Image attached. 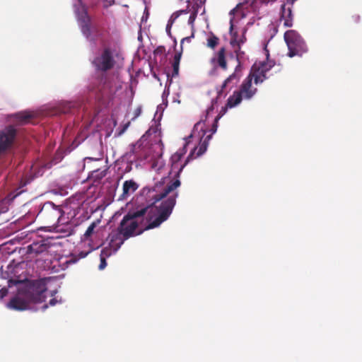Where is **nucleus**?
<instances>
[{
    "instance_id": "1",
    "label": "nucleus",
    "mask_w": 362,
    "mask_h": 362,
    "mask_svg": "<svg viewBox=\"0 0 362 362\" xmlns=\"http://www.w3.org/2000/svg\"><path fill=\"white\" fill-rule=\"evenodd\" d=\"M168 177H163L153 188L155 194L151 205L136 211H129L118 228L126 238L141 234L144 230L158 227L171 215L178 197L175 189L180 186L178 179L165 184Z\"/></svg>"
},
{
    "instance_id": "2",
    "label": "nucleus",
    "mask_w": 362,
    "mask_h": 362,
    "mask_svg": "<svg viewBox=\"0 0 362 362\" xmlns=\"http://www.w3.org/2000/svg\"><path fill=\"white\" fill-rule=\"evenodd\" d=\"M47 286L42 280H35L18 289L17 293L7 303V308L14 310H25L31 303H39L45 300Z\"/></svg>"
},
{
    "instance_id": "3",
    "label": "nucleus",
    "mask_w": 362,
    "mask_h": 362,
    "mask_svg": "<svg viewBox=\"0 0 362 362\" xmlns=\"http://www.w3.org/2000/svg\"><path fill=\"white\" fill-rule=\"evenodd\" d=\"M191 136L197 138L199 140V146L198 151L196 153L197 148H194L192 151L189 153L187 160L182 164L181 163V159L183 154L180 152H176L170 158L171 162V170L175 171L177 176H179L180 173L182 170L187 163L190 159L196 158L201 156L204 153V144H202V140L204 138V122L199 121L197 122L193 128Z\"/></svg>"
},
{
    "instance_id": "4",
    "label": "nucleus",
    "mask_w": 362,
    "mask_h": 362,
    "mask_svg": "<svg viewBox=\"0 0 362 362\" xmlns=\"http://www.w3.org/2000/svg\"><path fill=\"white\" fill-rule=\"evenodd\" d=\"M284 37L288 49L287 54L289 57H301L308 52V47L305 40L296 30H287L284 33Z\"/></svg>"
},
{
    "instance_id": "5",
    "label": "nucleus",
    "mask_w": 362,
    "mask_h": 362,
    "mask_svg": "<svg viewBox=\"0 0 362 362\" xmlns=\"http://www.w3.org/2000/svg\"><path fill=\"white\" fill-rule=\"evenodd\" d=\"M63 213L59 206L55 205L53 202H47L42 205L37 217L45 221L49 226H53L59 222Z\"/></svg>"
},
{
    "instance_id": "6",
    "label": "nucleus",
    "mask_w": 362,
    "mask_h": 362,
    "mask_svg": "<svg viewBox=\"0 0 362 362\" xmlns=\"http://www.w3.org/2000/svg\"><path fill=\"white\" fill-rule=\"evenodd\" d=\"M243 4L240 3L237 4V6L233 8L230 13L229 15L231 16V18L230 19V33L232 35V37L230 39V45L233 47L235 48V52L238 53L240 50V46L246 41V37L245 36V33L246 30H245L243 31L242 37L238 39V33L237 32L233 33V23L235 19V15H239L240 18H243L245 16V14L244 13L243 11L241 10V8L243 7ZM238 55V54H237Z\"/></svg>"
},
{
    "instance_id": "7",
    "label": "nucleus",
    "mask_w": 362,
    "mask_h": 362,
    "mask_svg": "<svg viewBox=\"0 0 362 362\" xmlns=\"http://www.w3.org/2000/svg\"><path fill=\"white\" fill-rule=\"evenodd\" d=\"M92 64L97 71L106 72L112 69L115 64V61L111 49L105 47L101 54L93 59Z\"/></svg>"
},
{
    "instance_id": "8",
    "label": "nucleus",
    "mask_w": 362,
    "mask_h": 362,
    "mask_svg": "<svg viewBox=\"0 0 362 362\" xmlns=\"http://www.w3.org/2000/svg\"><path fill=\"white\" fill-rule=\"evenodd\" d=\"M75 12L81 32L86 37H89L91 35L90 17L88 14L87 8L82 3L81 0H78V4L75 5Z\"/></svg>"
},
{
    "instance_id": "9",
    "label": "nucleus",
    "mask_w": 362,
    "mask_h": 362,
    "mask_svg": "<svg viewBox=\"0 0 362 362\" xmlns=\"http://www.w3.org/2000/svg\"><path fill=\"white\" fill-rule=\"evenodd\" d=\"M242 100L243 95H240V93H239L238 90L234 91L233 95L228 98L226 105L221 108L220 112L216 117L211 129V134H214L216 132L218 127V122L226 113L228 108H233L237 106L241 103Z\"/></svg>"
},
{
    "instance_id": "10",
    "label": "nucleus",
    "mask_w": 362,
    "mask_h": 362,
    "mask_svg": "<svg viewBox=\"0 0 362 362\" xmlns=\"http://www.w3.org/2000/svg\"><path fill=\"white\" fill-rule=\"evenodd\" d=\"M16 136V130L12 126H8L0 131V154L10 148Z\"/></svg>"
},
{
    "instance_id": "11",
    "label": "nucleus",
    "mask_w": 362,
    "mask_h": 362,
    "mask_svg": "<svg viewBox=\"0 0 362 362\" xmlns=\"http://www.w3.org/2000/svg\"><path fill=\"white\" fill-rule=\"evenodd\" d=\"M270 68L271 66H268L264 62L259 64H255L250 74L247 77H252V81L254 80L256 84L262 83L267 78L266 74Z\"/></svg>"
},
{
    "instance_id": "12",
    "label": "nucleus",
    "mask_w": 362,
    "mask_h": 362,
    "mask_svg": "<svg viewBox=\"0 0 362 362\" xmlns=\"http://www.w3.org/2000/svg\"><path fill=\"white\" fill-rule=\"evenodd\" d=\"M110 240L108 249L111 250L112 253H115L124 243V240H127L123 233L119 228L116 230H112L108 236Z\"/></svg>"
},
{
    "instance_id": "13",
    "label": "nucleus",
    "mask_w": 362,
    "mask_h": 362,
    "mask_svg": "<svg viewBox=\"0 0 362 362\" xmlns=\"http://www.w3.org/2000/svg\"><path fill=\"white\" fill-rule=\"evenodd\" d=\"M238 91L240 93V95H243V99H251L257 92V88L252 86V77H247Z\"/></svg>"
},
{
    "instance_id": "14",
    "label": "nucleus",
    "mask_w": 362,
    "mask_h": 362,
    "mask_svg": "<svg viewBox=\"0 0 362 362\" xmlns=\"http://www.w3.org/2000/svg\"><path fill=\"white\" fill-rule=\"evenodd\" d=\"M139 188V185L133 180H126L123 183L122 194L120 195L119 200L127 199Z\"/></svg>"
},
{
    "instance_id": "15",
    "label": "nucleus",
    "mask_w": 362,
    "mask_h": 362,
    "mask_svg": "<svg viewBox=\"0 0 362 362\" xmlns=\"http://www.w3.org/2000/svg\"><path fill=\"white\" fill-rule=\"evenodd\" d=\"M293 13L291 6L286 7L285 4L281 5L280 21H284L285 27H292L293 25Z\"/></svg>"
},
{
    "instance_id": "16",
    "label": "nucleus",
    "mask_w": 362,
    "mask_h": 362,
    "mask_svg": "<svg viewBox=\"0 0 362 362\" xmlns=\"http://www.w3.org/2000/svg\"><path fill=\"white\" fill-rule=\"evenodd\" d=\"M211 62L214 64H217L221 68L223 69H226L227 68V62L226 60V49L225 47H221L218 51L217 53L215 54L214 57L211 59Z\"/></svg>"
},
{
    "instance_id": "17",
    "label": "nucleus",
    "mask_w": 362,
    "mask_h": 362,
    "mask_svg": "<svg viewBox=\"0 0 362 362\" xmlns=\"http://www.w3.org/2000/svg\"><path fill=\"white\" fill-rule=\"evenodd\" d=\"M181 54H182V53L179 52V53H176L175 54V56H174L173 62V64H172L173 71H172V74H171V78L176 77L179 74V69H180V59H181ZM167 77H168L167 83H168L169 86H170V83H172V78H170L169 74H167Z\"/></svg>"
},
{
    "instance_id": "18",
    "label": "nucleus",
    "mask_w": 362,
    "mask_h": 362,
    "mask_svg": "<svg viewBox=\"0 0 362 362\" xmlns=\"http://www.w3.org/2000/svg\"><path fill=\"white\" fill-rule=\"evenodd\" d=\"M191 10L189 11H187V9H182V10H179V11H177L175 12H174L170 19L168 20V22L167 23V25H166V33L167 34L171 37V28L174 23V22L175 21V20L182 14H187L189 12H190Z\"/></svg>"
},
{
    "instance_id": "19",
    "label": "nucleus",
    "mask_w": 362,
    "mask_h": 362,
    "mask_svg": "<svg viewBox=\"0 0 362 362\" xmlns=\"http://www.w3.org/2000/svg\"><path fill=\"white\" fill-rule=\"evenodd\" d=\"M28 249L31 253L40 254L47 250V245L43 243H33Z\"/></svg>"
},
{
    "instance_id": "20",
    "label": "nucleus",
    "mask_w": 362,
    "mask_h": 362,
    "mask_svg": "<svg viewBox=\"0 0 362 362\" xmlns=\"http://www.w3.org/2000/svg\"><path fill=\"white\" fill-rule=\"evenodd\" d=\"M240 78V75L235 71L233 74H232L230 76H229L228 78H227L225 80L222 86V88H225L230 83V88H233L238 82Z\"/></svg>"
},
{
    "instance_id": "21",
    "label": "nucleus",
    "mask_w": 362,
    "mask_h": 362,
    "mask_svg": "<svg viewBox=\"0 0 362 362\" xmlns=\"http://www.w3.org/2000/svg\"><path fill=\"white\" fill-rule=\"evenodd\" d=\"M112 254V252H111V250L107 247L102 250L100 254V263L98 267L99 269L102 270L105 268L107 266L106 257H110Z\"/></svg>"
},
{
    "instance_id": "22",
    "label": "nucleus",
    "mask_w": 362,
    "mask_h": 362,
    "mask_svg": "<svg viewBox=\"0 0 362 362\" xmlns=\"http://www.w3.org/2000/svg\"><path fill=\"white\" fill-rule=\"evenodd\" d=\"M219 43V38L213 33L210 32L207 38L206 45L208 47L214 49Z\"/></svg>"
},
{
    "instance_id": "23",
    "label": "nucleus",
    "mask_w": 362,
    "mask_h": 362,
    "mask_svg": "<svg viewBox=\"0 0 362 362\" xmlns=\"http://www.w3.org/2000/svg\"><path fill=\"white\" fill-rule=\"evenodd\" d=\"M16 119L22 122L27 123L29 119L32 117V115L28 112H21L16 115Z\"/></svg>"
},
{
    "instance_id": "24",
    "label": "nucleus",
    "mask_w": 362,
    "mask_h": 362,
    "mask_svg": "<svg viewBox=\"0 0 362 362\" xmlns=\"http://www.w3.org/2000/svg\"><path fill=\"white\" fill-rule=\"evenodd\" d=\"M97 226L96 222H93L87 228L84 233V237L88 238L93 233L94 229Z\"/></svg>"
},
{
    "instance_id": "25",
    "label": "nucleus",
    "mask_w": 362,
    "mask_h": 362,
    "mask_svg": "<svg viewBox=\"0 0 362 362\" xmlns=\"http://www.w3.org/2000/svg\"><path fill=\"white\" fill-rule=\"evenodd\" d=\"M200 8L201 7L199 6L198 5H197L196 8L194 6L192 7L193 11H191V14H190L189 20H188V22L189 24L193 23V22L195 19L196 15L199 12V8Z\"/></svg>"
},
{
    "instance_id": "26",
    "label": "nucleus",
    "mask_w": 362,
    "mask_h": 362,
    "mask_svg": "<svg viewBox=\"0 0 362 362\" xmlns=\"http://www.w3.org/2000/svg\"><path fill=\"white\" fill-rule=\"evenodd\" d=\"M165 52V48L164 46H158L155 50L154 54H164Z\"/></svg>"
},
{
    "instance_id": "27",
    "label": "nucleus",
    "mask_w": 362,
    "mask_h": 362,
    "mask_svg": "<svg viewBox=\"0 0 362 362\" xmlns=\"http://www.w3.org/2000/svg\"><path fill=\"white\" fill-rule=\"evenodd\" d=\"M8 293V289L6 287L1 288L0 290V300L6 297Z\"/></svg>"
},
{
    "instance_id": "28",
    "label": "nucleus",
    "mask_w": 362,
    "mask_h": 362,
    "mask_svg": "<svg viewBox=\"0 0 362 362\" xmlns=\"http://www.w3.org/2000/svg\"><path fill=\"white\" fill-rule=\"evenodd\" d=\"M214 92L216 93V98H215V99L214 98L211 99V102H212V107H213L214 103H216V100H217L218 97L219 96V95L221 94V91L220 90H215ZM211 109L212 108H211V107L208 108V110L206 111L207 114L209 113V112L211 110Z\"/></svg>"
},
{
    "instance_id": "29",
    "label": "nucleus",
    "mask_w": 362,
    "mask_h": 362,
    "mask_svg": "<svg viewBox=\"0 0 362 362\" xmlns=\"http://www.w3.org/2000/svg\"><path fill=\"white\" fill-rule=\"evenodd\" d=\"M141 113V107H138L137 108L135 109L134 112V117L132 119V120L135 119L136 118H137Z\"/></svg>"
},
{
    "instance_id": "30",
    "label": "nucleus",
    "mask_w": 362,
    "mask_h": 362,
    "mask_svg": "<svg viewBox=\"0 0 362 362\" xmlns=\"http://www.w3.org/2000/svg\"><path fill=\"white\" fill-rule=\"evenodd\" d=\"M137 145H139V147H140V146H141V144H139V143H136V144L131 145L130 152L132 153L133 154L136 153V146Z\"/></svg>"
},
{
    "instance_id": "31",
    "label": "nucleus",
    "mask_w": 362,
    "mask_h": 362,
    "mask_svg": "<svg viewBox=\"0 0 362 362\" xmlns=\"http://www.w3.org/2000/svg\"><path fill=\"white\" fill-rule=\"evenodd\" d=\"M129 125H130V122H128L127 123H126L123 126L122 129L120 131L119 134L124 133L127 129V128L129 127Z\"/></svg>"
},
{
    "instance_id": "32",
    "label": "nucleus",
    "mask_w": 362,
    "mask_h": 362,
    "mask_svg": "<svg viewBox=\"0 0 362 362\" xmlns=\"http://www.w3.org/2000/svg\"><path fill=\"white\" fill-rule=\"evenodd\" d=\"M88 255V252H81L78 254V259L84 258Z\"/></svg>"
},
{
    "instance_id": "33",
    "label": "nucleus",
    "mask_w": 362,
    "mask_h": 362,
    "mask_svg": "<svg viewBox=\"0 0 362 362\" xmlns=\"http://www.w3.org/2000/svg\"><path fill=\"white\" fill-rule=\"evenodd\" d=\"M57 300L55 298H52L49 300V304L52 306L56 305Z\"/></svg>"
},
{
    "instance_id": "34",
    "label": "nucleus",
    "mask_w": 362,
    "mask_h": 362,
    "mask_svg": "<svg viewBox=\"0 0 362 362\" xmlns=\"http://www.w3.org/2000/svg\"><path fill=\"white\" fill-rule=\"evenodd\" d=\"M190 37H185V38H183L181 41V45L184 42L185 40H187V41H190Z\"/></svg>"
},
{
    "instance_id": "35",
    "label": "nucleus",
    "mask_w": 362,
    "mask_h": 362,
    "mask_svg": "<svg viewBox=\"0 0 362 362\" xmlns=\"http://www.w3.org/2000/svg\"><path fill=\"white\" fill-rule=\"evenodd\" d=\"M353 18H354V21H355L356 22H358V21H359L360 16H358V15H356V16H353Z\"/></svg>"
},
{
    "instance_id": "36",
    "label": "nucleus",
    "mask_w": 362,
    "mask_h": 362,
    "mask_svg": "<svg viewBox=\"0 0 362 362\" xmlns=\"http://www.w3.org/2000/svg\"><path fill=\"white\" fill-rule=\"evenodd\" d=\"M276 0H261L262 2L267 4L270 1H275Z\"/></svg>"
},
{
    "instance_id": "37",
    "label": "nucleus",
    "mask_w": 362,
    "mask_h": 362,
    "mask_svg": "<svg viewBox=\"0 0 362 362\" xmlns=\"http://www.w3.org/2000/svg\"><path fill=\"white\" fill-rule=\"evenodd\" d=\"M78 259H76L75 257H71V259L69 260L70 262L74 263L77 261Z\"/></svg>"
},
{
    "instance_id": "38",
    "label": "nucleus",
    "mask_w": 362,
    "mask_h": 362,
    "mask_svg": "<svg viewBox=\"0 0 362 362\" xmlns=\"http://www.w3.org/2000/svg\"><path fill=\"white\" fill-rule=\"evenodd\" d=\"M296 0H287V3L291 4L292 6Z\"/></svg>"
},
{
    "instance_id": "39",
    "label": "nucleus",
    "mask_w": 362,
    "mask_h": 362,
    "mask_svg": "<svg viewBox=\"0 0 362 362\" xmlns=\"http://www.w3.org/2000/svg\"><path fill=\"white\" fill-rule=\"evenodd\" d=\"M47 307H48V305H44L42 306V308H43L44 310H45L46 308H47Z\"/></svg>"
},
{
    "instance_id": "40",
    "label": "nucleus",
    "mask_w": 362,
    "mask_h": 362,
    "mask_svg": "<svg viewBox=\"0 0 362 362\" xmlns=\"http://www.w3.org/2000/svg\"><path fill=\"white\" fill-rule=\"evenodd\" d=\"M211 135H209V136H207L206 139H207L208 140H209V139H211Z\"/></svg>"
},
{
    "instance_id": "41",
    "label": "nucleus",
    "mask_w": 362,
    "mask_h": 362,
    "mask_svg": "<svg viewBox=\"0 0 362 362\" xmlns=\"http://www.w3.org/2000/svg\"><path fill=\"white\" fill-rule=\"evenodd\" d=\"M101 174H102L101 177L105 176V173H104V172H102V173H101Z\"/></svg>"
},
{
    "instance_id": "42",
    "label": "nucleus",
    "mask_w": 362,
    "mask_h": 362,
    "mask_svg": "<svg viewBox=\"0 0 362 362\" xmlns=\"http://www.w3.org/2000/svg\"><path fill=\"white\" fill-rule=\"evenodd\" d=\"M206 148H207V146H206V144L205 143V147H204L205 151H206Z\"/></svg>"
}]
</instances>
